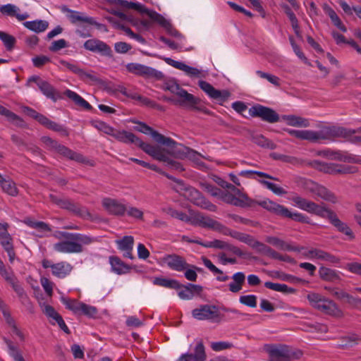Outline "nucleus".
<instances>
[{"label":"nucleus","mask_w":361,"mask_h":361,"mask_svg":"<svg viewBox=\"0 0 361 361\" xmlns=\"http://www.w3.org/2000/svg\"><path fill=\"white\" fill-rule=\"evenodd\" d=\"M292 201L300 209L321 218L327 219L338 231L348 235L350 239L355 238L350 227L345 223L341 221L336 214L327 207L324 203L317 204L299 195L293 197Z\"/></svg>","instance_id":"1"},{"label":"nucleus","mask_w":361,"mask_h":361,"mask_svg":"<svg viewBox=\"0 0 361 361\" xmlns=\"http://www.w3.org/2000/svg\"><path fill=\"white\" fill-rule=\"evenodd\" d=\"M60 236L64 240L58 242L54 245V249L56 252L62 253H80L84 251L83 245L92 243L93 238L82 233H73L61 232Z\"/></svg>","instance_id":"2"},{"label":"nucleus","mask_w":361,"mask_h":361,"mask_svg":"<svg viewBox=\"0 0 361 361\" xmlns=\"http://www.w3.org/2000/svg\"><path fill=\"white\" fill-rule=\"evenodd\" d=\"M164 88L170 91L171 93L179 97L180 99L177 101V104L181 106H185L192 110L202 111L206 114H209V111L204 106L198 105L200 99L192 94L188 93L186 90L180 87V86L174 80H170L165 82Z\"/></svg>","instance_id":"3"},{"label":"nucleus","mask_w":361,"mask_h":361,"mask_svg":"<svg viewBox=\"0 0 361 361\" xmlns=\"http://www.w3.org/2000/svg\"><path fill=\"white\" fill-rule=\"evenodd\" d=\"M307 298L310 304L314 308L322 313L336 318H341L343 317V311L332 300L316 293H309Z\"/></svg>","instance_id":"4"},{"label":"nucleus","mask_w":361,"mask_h":361,"mask_svg":"<svg viewBox=\"0 0 361 361\" xmlns=\"http://www.w3.org/2000/svg\"><path fill=\"white\" fill-rule=\"evenodd\" d=\"M259 205L262 206L267 210L283 217L289 218L300 223L312 224L310 219L307 216L299 212H292L284 206L269 200L259 202Z\"/></svg>","instance_id":"5"},{"label":"nucleus","mask_w":361,"mask_h":361,"mask_svg":"<svg viewBox=\"0 0 361 361\" xmlns=\"http://www.w3.org/2000/svg\"><path fill=\"white\" fill-rule=\"evenodd\" d=\"M41 141L44 144V147L51 152H55L71 160H74L79 163H86L87 159L81 154L77 153L68 147L60 144L56 140L48 136L41 137Z\"/></svg>","instance_id":"6"},{"label":"nucleus","mask_w":361,"mask_h":361,"mask_svg":"<svg viewBox=\"0 0 361 361\" xmlns=\"http://www.w3.org/2000/svg\"><path fill=\"white\" fill-rule=\"evenodd\" d=\"M114 2L121 7L135 9L139 11L141 14L147 15L152 20L157 22L159 25L165 28L171 27L170 23L161 14L153 10L148 9L141 4L129 2L126 0H114Z\"/></svg>","instance_id":"7"},{"label":"nucleus","mask_w":361,"mask_h":361,"mask_svg":"<svg viewBox=\"0 0 361 361\" xmlns=\"http://www.w3.org/2000/svg\"><path fill=\"white\" fill-rule=\"evenodd\" d=\"M231 190L234 192V195L229 192L221 191V194L219 198L227 204L240 207H253L259 203L250 198L245 193L243 192L236 187L234 188V190Z\"/></svg>","instance_id":"8"},{"label":"nucleus","mask_w":361,"mask_h":361,"mask_svg":"<svg viewBox=\"0 0 361 361\" xmlns=\"http://www.w3.org/2000/svg\"><path fill=\"white\" fill-rule=\"evenodd\" d=\"M308 165L320 171L332 175L350 174L357 171V168L353 166L325 163L318 160L312 161L308 163Z\"/></svg>","instance_id":"9"},{"label":"nucleus","mask_w":361,"mask_h":361,"mask_svg":"<svg viewBox=\"0 0 361 361\" xmlns=\"http://www.w3.org/2000/svg\"><path fill=\"white\" fill-rule=\"evenodd\" d=\"M327 141H333L335 138L343 137L353 144H361V134L356 129L345 128L343 127L327 126Z\"/></svg>","instance_id":"10"},{"label":"nucleus","mask_w":361,"mask_h":361,"mask_svg":"<svg viewBox=\"0 0 361 361\" xmlns=\"http://www.w3.org/2000/svg\"><path fill=\"white\" fill-rule=\"evenodd\" d=\"M290 135L293 136L302 140H307L311 142L317 143L322 141H326L327 137V126L323 127L318 131L310 130H293L284 129Z\"/></svg>","instance_id":"11"},{"label":"nucleus","mask_w":361,"mask_h":361,"mask_svg":"<svg viewBox=\"0 0 361 361\" xmlns=\"http://www.w3.org/2000/svg\"><path fill=\"white\" fill-rule=\"evenodd\" d=\"M305 190L312 195L319 197L326 202L336 204L338 202L336 195L324 185H319L311 180L305 182Z\"/></svg>","instance_id":"12"},{"label":"nucleus","mask_w":361,"mask_h":361,"mask_svg":"<svg viewBox=\"0 0 361 361\" xmlns=\"http://www.w3.org/2000/svg\"><path fill=\"white\" fill-rule=\"evenodd\" d=\"M112 137H114L118 141L126 144H135L141 148L147 154H152L153 152L152 149L154 145L142 141L133 133L128 132L126 130H115Z\"/></svg>","instance_id":"13"},{"label":"nucleus","mask_w":361,"mask_h":361,"mask_svg":"<svg viewBox=\"0 0 361 361\" xmlns=\"http://www.w3.org/2000/svg\"><path fill=\"white\" fill-rule=\"evenodd\" d=\"M161 139L159 144L167 147L166 152L175 158L184 159H186L187 154L190 151V147H188L180 143H178L171 137L159 136Z\"/></svg>","instance_id":"14"},{"label":"nucleus","mask_w":361,"mask_h":361,"mask_svg":"<svg viewBox=\"0 0 361 361\" xmlns=\"http://www.w3.org/2000/svg\"><path fill=\"white\" fill-rule=\"evenodd\" d=\"M264 350L268 354V361H290L289 345L281 343L265 344Z\"/></svg>","instance_id":"15"},{"label":"nucleus","mask_w":361,"mask_h":361,"mask_svg":"<svg viewBox=\"0 0 361 361\" xmlns=\"http://www.w3.org/2000/svg\"><path fill=\"white\" fill-rule=\"evenodd\" d=\"M126 69L131 73L147 78H154L159 80L164 78V74L161 72L140 63H128L126 65Z\"/></svg>","instance_id":"16"},{"label":"nucleus","mask_w":361,"mask_h":361,"mask_svg":"<svg viewBox=\"0 0 361 361\" xmlns=\"http://www.w3.org/2000/svg\"><path fill=\"white\" fill-rule=\"evenodd\" d=\"M249 114L252 117L260 118L262 121L274 123L279 121V115L272 109L257 104L249 109Z\"/></svg>","instance_id":"17"},{"label":"nucleus","mask_w":361,"mask_h":361,"mask_svg":"<svg viewBox=\"0 0 361 361\" xmlns=\"http://www.w3.org/2000/svg\"><path fill=\"white\" fill-rule=\"evenodd\" d=\"M192 314L198 320H216L219 318L218 308L215 305H200L192 310Z\"/></svg>","instance_id":"18"},{"label":"nucleus","mask_w":361,"mask_h":361,"mask_svg":"<svg viewBox=\"0 0 361 361\" xmlns=\"http://www.w3.org/2000/svg\"><path fill=\"white\" fill-rule=\"evenodd\" d=\"M153 152L152 154H149L153 159L158 160L159 161H163L166 164V166L169 167L172 170L183 171H184V168L181 163L172 160L170 159L164 152V150L161 149L158 146H153Z\"/></svg>","instance_id":"19"},{"label":"nucleus","mask_w":361,"mask_h":361,"mask_svg":"<svg viewBox=\"0 0 361 361\" xmlns=\"http://www.w3.org/2000/svg\"><path fill=\"white\" fill-rule=\"evenodd\" d=\"M60 63L70 71L78 75L80 79L85 82L97 81V78L94 74L92 71H85V70L80 68L78 65L69 63L64 60H61Z\"/></svg>","instance_id":"20"},{"label":"nucleus","mask_w":361,"mask_h":361,"mask_svg":"<svg viewBox=\"0 0 361 361\" xmlns=\"http://www.w3.org/2000/svg\"><path fill=\"white\" fill-rule=\"evenodd\" d=\"M102 204L104 209L112 215L123 216L127 210V207L116 199L104 198Z\"/></svg>","instance_id":"21"},{"label":"nucleus","mask_w":361,"mask_h":361,"mask_svg":"<svg viewBox=\"0 0 361 361\" xmlns=\"http://www.w3.org/2000/svg\"><path fill=\"white\" fill-rule=\"evenodd\" d=\"M162 261L166 264L171 269L176 271H183L190 267V264L187 263L183 257L176 254L164 256Z\"/></svg>","instance_id":"22"},{"label":"nucleus","mask_w":361,"mask_h":361,"mask_svg":"<svg viewBox=\"0 0 361 361\" xmlns=\"http://www.w3.org/2000/svg\"><path fill=\"white\" fill-rule=\"evenodd\" d=\"M61 11L66 13L68 19L72 24H87L94 23L93 18L87 16L85 13L73 11L68 8L67 6H63Z\"/></svg>","instance_id":"23"},{"label":"nucleus","mask_w":361,"mask_h":361,"mask_svg":"<svg viewBox=\"0 0 361 361\" xmlns=\"http://www.w3.org/2000/svg\"><path fill=\"white\" fill-rule=\"evenodd\" d=\"M84 48L92 52L100 53L102 55L111 56L112 51L111 47L105 42L97 39H90L85 42Z\"/></svg>","instance_id":"24"},{"label":"nucleus","mask_w":361,"mask_h":361,"mask_svg":"<svg viewBox=\"0 0 361 361\" xmlns=\"http://www.w3.org/2000/svg\"><path fill=\"white\" fill-rule=\"evenodd\" d=\"M60 208L67 209L83 219L91 217V214L85 207H82L69 199H63Z\"/></svg>","instance_id":"25"},{"label":"nucleus","mask_w":361,"mask_h":361,"mask_svg":"<svg viewBox=\"0 0 361 361\" xmlns=\"http://www.w3.org/2000/svg\"><path fill=\"white\" fill-rule=\"evenodd\" d=\"M206 359L204 346L202 342H198L194 348V353L183 354L176 361H205Z\"/></svg>","instance_id":"26"},{"label":"nucleus","mask_w":361,"mask_h":361,"mask_svg":"<svg viewBox=\"0 0 361 361\" xmlns=\"http://www.w3.org/2000/svg\"><path fill=\"white\" fill-rule=\"evenodd\" d=\"M198 84L200 87L214 99L225 100L229 96V92L228 91L224 90L221 92L216 90L211 84L206 81L200 80Z\"/></svg>","instance_id":"27"},{"label":"nucleus","mask_w":361,"mask_h":361,"mask_svg":"<svg viewBox=\"0 0 361 361\" xmlns=\"http://www.w3.org/2000/svg\"><path fill=\"white\" fill-rule=\"evenodd\" d=\"M116 243L120 250L123 252V257L130 259H134L132 251L134 245V239L131 235H126L121 240H117Z\"/></svg>","instance_id":"28"},{"label":"nucleus","mask_w":361,"mask_h":361,"mask_svg":"<svg viewBox=\"0 0 361 361\" xmlns=\"http://www.w3.org/2000/svg\"><path fill=\"white\" fill-rule=\"evenodd\" d=\"M194 223L203 228H209L216 231H221L223 228V226L219 221L201 214H197L195 216Z\"/></svg>","instance_id":"29"},{"label":"nucleus","mask_w":361,"mask_h":361,"mask_svg":"<svg viewBox=\"0 0 361 361\" xmlns=\"http://www.w3.org/2000/svg\"><path fill=\"white\" fill-rule=\"evenodd\" d=\"M164 61L170 66L184 71L190 77H199L200 71L196 68L189 66L181 61H175L171 58H165Z\"/></svg>","instance_id":"30"},{"label":"nucleus","mask_w":361,"mask_h":361,"mask_svg":"<svg viewBox=\"0 0 361 361\" xmlns=\"http://www.w3.org/2000/svg\"><path fill=\"white\" fill-rule=\"evenodd\" d=\"M73 266L66 262H60L52 267V274L59 279H63L72 271Z\"/></svg>","instance_id":"31"},{"label":"nucleus","mask_w":361,"mask_h":361,"mask_svg":"<svg viewBox=\"0 0 361 361\" xmlns=\"http://www.w3.org/2000/svg\"><path fill=\"white\" fill-rule=\"evenodd\" d=\"M319 276L321 279L331 283H335L341 280L339 272L325 267H321L319 269Z\"/></svg>","instance_id":"32"},{"label":"nucleus","mask_w":361,"mask_h":361,"mask_svg":"<svg viewBox=\"0 0 361 361\" xmlns=\"http://www.w3.org/2000/svg\"><path fill=\"white\" fill-rule=\"evenodd\" d=\"M231 279L233 281L228 284V289L233 293H238L243 288V285L245 281V275L243 272L235 273Z\"/></svg>","instance_id":"33"},{"label":"nucleus","mask_w":361,"mask_h":361,"mask_svg":"<svg viewBox=\"0 0 361 361\" xmlns=\"http://www.w3.org/2000/svg\"><path fill=\"white\" fill-rule=\"evenodd\" d=\"M3 315L5 319L6 322L7 323L9 331L12 336H16L19 338H24L25 336V334L23 332L21 329H20L16 324L15 320L11 317L10 313L6 310L3 311Z\"/></svg>","instance_id":"34"},{"label":"nucleus","mask_w":361,"mask_h":361,"mask_svg":"<svg viewBox=\"0 0 361 361\" xmlns=\"http://www.w3.org/2000/svg\"><path fill=\"white\" fill-rule=\"evenodd\" d=\"M283 119L288 126L293 127L307 128L310 125L308 119L295 115L284 116Z\"/></svg>","instance_id":"35"},{"label":"nucleus","mask_w":361,"mask_h":361,"mask_svg":"<svg viewBox=\"0 0 361 361\" xmlns=\"http://www.w3.org/2000/svg\"><path fill=\"white\" fill-rule=\"evenodd\" d=\"M23 25L31 31L39 33L45 31L48 28L49 23L44 20H35L24 22Z\"/></svg>","instance_id":"36"},{"label":"nucleus","mask_w":361,"mask_h":361,"mask_svg":"<svg viewBox=\"0 0 361 361\" xmlns=\"http://www.w3.org/2000/svg\"><path fill=\"white\" fill-rule=\"evenodd\" d=\"M37 86L40 91L48 98L56 102L58 99V93L54 87L47 81H39Z\"/></svg>","instance_id":"37"},{"label":"nucleus","mask_w":361,"mask_h":361,"mask_svg":"<svg viewBox=\"0 0 361 361\" xmlns=\"http://www.w3.org/2000/svg\"><path fill=\"white\" fill-rule=\"evenodd\" d=\"M266 242L275 246L276 247L285 250V251H297L298 249L295 247H293L288 243H286L284 240L275 237V236H267L265 239Z\"/></svg>","instance_id":"38"},{"label":"nucleus","mask_w":361,"mask_h":361,"mask_svg":"<svg viewBox=\"0 0 361 361\" xmlns=\"http://www.w3.org/2000/svg\"><path fill=\"white\" fill-rule=\"evenodd\" d=\"M0 185L2 190L11 196H16L18 193L16 183L10 178H4L1 173Z\"/></svg>","instance_id":"39"},{"label":"nucleus","mask_w":361,"mask_h":361,"mask_svg":"<svg viewBox=\"0 0 361 361\" xmlns=\"http://www.w3.org/2000/svg\"><path fill=\"white\" fill-rule=\"evenodd\" d=\"M0 115L5 116L8 121L13 123L14 125L18 127H23L25 123L23 120L18 116L17 114L7 109L4 106L0 104Z\"/></svg>","instance_id":"40"},{"label":"nucleus","mask_w":361,"mask_h":361,"mask_svg":"<svg viewBox=\"0 0 361 361\" xmlns=\"http://www.w3.org/2000/svg\"><path fill=\"white\" fill-rule=\"evenodd\" d=\"M109 262L111 266V269L117 274H123L128 271L129 267L123 262L118 257H110Z\"/></svg>","instance_id":"41"},{"label":"nucleus","mask_w":361,"mask_h":361,"mask_svg":"<svg viewBox=\"0 0 361 361\" xmlns=\"http://www.w3.org/2000/svg\"><path fill=\"white\" fill-rule=\"evenodd\" d=\"M64 94L74 102L76 105L83 108L84 109L90 110L92 109V106L76 92L67 90L65 91Z\"/></svg>","instance_id":"42"},{"label":"nucleus","mask_w":361,"mask_h":361,"mask_svg":"<svg viewBox=\"0 0 361 361\" xmlns=\"http://www.w3.org/2000/svg\"><path fill=\"white\" fill-rule=\"evenodd\" d=\"M182 190H185L187 192L185 195L188 199L197 206H200L204 200V197L202 194L195 188L189 187L186 188L185 185Z\"/></svg>","instance_id":"43"},{"label":"nucleus","mask_w":361,"mask_h":361,"mask_svg":"<svg viewBox=\"0 0 361 361\" xmlns=\"http://www.w3.org/2000/svg\"><path fill=\"white\" fill-rule=\"evenodd\" d=\"M137 123L140 126L135 127L136 130L145 134H150L154 141L159 144L160 141L161 140V139L159 138V136H164L162 134L159 133L157 130H154L152 128L147 126L145 123L138 122Z\"/></svg>","instance_id":"44"},{"label":"nucleus","mask_w":361,"mask_h":361,"mask_svg":"<svg viewBox=\"0 0 361 361\" xmlns=\"http://www.w3.org/2000/svg\"><path fill=\"white\" fill-rule=\"evenodd\" d=\"M281 7L283 8L285 13L288 16L290 23L292 27L297 36H300V28L298 25V19L294 14V13L292 11L289 6L287 4H282Z\"/></svg>","instance_id":"45"},{"label":"nucleus","mask_w":361,"mask_h":361,"mask_svg":"<svg viewBox=\"0 0 361 361\" xmlns=\"http://www.w3.org/2000/svg\"><path fill=\"white\" fill-rule=\"evenodd\" d=\"M326 13L329 16L334 25L337 27L342 32H345L347 29L345 26L342 23L341 19L336 13L329 6L324 8Z\"/></svg>","instance_id":"46"},{"label":"nucleus","mask_w":361,"mask_h":361,"mask_svg":"<svg viewBox=\"0 0 361 361\" xmlns=\"http://www.w3.org/2000/svg\"><path fill=\"white\" fill-rule=\"evenodd\" d=\"M154 284L173 289H178L181 286V284L178 281L164 278H155Z\"/></svg>","instance_id":"47"},{"label":"nucleus","mask_w":361,"mask_h":361,"mask_svg":"<svg viewBox=\"0 0 361 361\" xmlns=\"http://www.w3.org/2000/svg\"><path fill=\"white\" fill-rule=\"evenodd\" d=\"M271 157L275 160H279L293 165H300L302 164V161L300 159L292 156L274 152L271 154Z\"/></svg>","instance_id":"48"},{"label":"nucleus","mask_w":361,"mask_h":361,"mask_svg":"<svg viewBox=\"0 0 361 361\" xmlns=\"http://www.w3.org/2000/svg\"><path fill=\"white\" fill-rule=\"evenodd\" d=\"M61 302L67 309L72 311L74 314H78L82 302L77 300L61 298Z\"/></svg>","instance_id":"49"},{"label":"nucleus","mask_w":361,"mask_h":361,"mask_svg":"<svg viewBox=\"0 0 361 361\" xmlns=\"http://www.w3.org/2000/svg\"><path fill=\"white\" fill-rule=\"evenodd\" d=\"M8 353L15 361H25L17 345H16L12 340H6Z\"/></svg>","instance_id":"50"},{"label":"nucleus","mask_w":361,"mask_h":361,"mask_svg":"<svg viewBox=\"0 0 361 361\" xmlns=\"http://www.w3.org/2000/svg\"><path fill=\"white\" fill-rule=\"evenodd\" d=\"M0 39L8 51L12 50L14 48L16 42V39L13 36L3 31H0Z\"/></svg>","instance_id":"51"},{"label":"nucleus","mask_w":361,"mask_h":361,"mask_svg":"<svg viewBox=\"0 0 361 361\" xmlns=\"http://www.w3.org/2000/svg\"><path fill=\"white\" fill-rule=\"evenodd\" d=\"M164 212L170 215L171 217L178 219L182 221L189 222L191 221L190 216H188L185 213L176 210L173 208L169 207L164 209Z\"/></svg>","instance_id":"52"},{"label":"nucleus","mask_w":361,"mask_h":361,"mask_svg":"<svg viewBox=\"0 0 361 361\" xmlns=\"http://www.w3.org/2000/svg\"><path fill=\"white\" fill-rule=\"evenodd\" d=\"M97 313L98 310L95 307L82 302L78 314H82L90 318H94L97 316Z\"/></svg>","instance_id":"53"},{"label":"nucleus","mask_w":361,"mask_h":361,"mask_svg":"<svg viewBox=\"0 0 361 361\" xmlns=\"http://www.w3.org/2000/svg\"><path fill=\"white\" fill-rule=\"evenodd\" d=\"M200 186L204 191L210 194L212 196L219 197L221 194V190L207 182L201 183Z\"/></svg>","instance_id":"54"},{"label":"nucleus","mask_w":361,"mask_h":361,"mask_svg":"<svg viewBox=\"0 0 361 361\" xmlns=\"http://www.w3.org/2000/svg\"><path fill=\"white\" fill-rule=\"evenodd\" d=\"M260 182L276 195H283L286 194V191L283 188H281L275 183L269 182L267 180H260Z\"/></svg>","instance_id":"55"},{"label":"nucleus","mask_w":361,"mask_h":361,"mask_svg":"<svg viewBox=\"0 0 361 361\" xmlns=\"http://www.w3.org/2000/svg\"><path fill=\"white\" fill-rule=\"evenodd\" d=\"M40 306L42 307V312L49 317L53 319L56 321L58 317H61V315L56 312L54 308L49 305H46L44 303H40Z\"/></svg>","instance_id":"56"},{"label":"nucleus","mask_w":361,"mask_h":361,"mask_svg":"<svg viewBox=\"0 0 361 361\" xmlns=\"http://www.w3.org/2000/svg\"><path fill=\"white\" fill-rule=\"evenodd\" d=\"M118 90L123 95H125L126 97H129V98H132L133 99H137V100H142V101H145L147 100L146 98H143L142 97H141L140 95H139L138 94L134 92H132L130 90H128L126 87H125L124 86H122V85H119L118 87Z\"/></svg>","instance_id":"57"},{"label":"nucleus","mask_w":361,"mask_h":361,"mask_svg":"<svg viewBox=\"0 0 361 361\" xmlns=\"http://www.w3.org/2000/svg\"><path fill=\"white\" fill-rule=\"evenodd\" d=\"M94 128H96L97 130L107 134L109 135L113 136V134L116 129L112 128L111 126L107 125L106 123L103 121H97L94 123Z\"/></svg>","instance_id":"58"},{"label":"nucleus","mask_w":361,"mask_h":361,"mask_svg":"<svg viewBox=\"0 0 361 361\" xmlns=\"http://www.w3.org/2000/svg\"><path fill=\"white\" fill-rule=\"evenodd\" d=\"M20 9L15 5L8 4L0 7V12L9 16H15Z\"/></svg>","instance_id":"59"},{"label":"nucleus","mask_w":361,"mask_h":361,"mask_svg":"<svg viewBox=\"0 0 361 361\" xmlns=\"http://www.w3.org/2000/svg\"><path fill=\"white\" fill-rule=\"evenodd\" d=\"M239 301L240 303L250 307L257 306V297L254 295H242L240 297Z\"/></svg>","instance_id":"60"},{"label":"nucleus","mask_w":361,"mask_h":361,"mask_svg":"<svg viewBox=\"0 0 361 361\" xmlns=\"http://www.w3.org/2000/svg\"><path fill=\"white\" fill-rule=\"evenodd\" d=\"M201 157H202V156L200 153L190 148L186 159L193 161L198 166H203L204 163L202 161Z\"/></svg>","instance_id":"61"},{"label":"nucleus","mask_w":361,"mask_h":361,"mask_svg":"<svg viewBox=\"0 0 361 361\" xmlns=\"http://www.w3.org/2000/svg\"><path fill=\"white\" fill-rule=\"evenodd\" d=\"M40 283L47 295L51 297L53 294L54 283L46 277H42L40 279Z\"/></svg>","instance_id":"62"},{"label":"nucleus","mask_w":361,"mask_h":361,"mask_svg":"<svg viewBox=\"0 0 361 361\" xmlns=\"http://www.w3.org/2000/svg\"><path fill=\"white\" fill-rule=\"evenodd\" d=\"M179 289L178 293V296L183 300H190L192 297V293L191 290L189 289L188 284L182 285Z\"/></svg>","instance_id":"63"},{"label":"nucleus","mask_w":361,"mask_h":361,"mask_svg":"<svg viewBox=\"0 0 361 361\" xmlns=\"http://www.w3.org/2000/svg\"><path fill=\"white\" fill-rule=\"evenodd\" d=\"M67 47V42L64 39H60L59 40L54 41L49 49L51 51L56 52Z\"/></svg>","instance_id":"64"}]
</instances>
